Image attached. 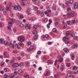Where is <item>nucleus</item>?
<instances>
[{
    "mask_svg": "<svg viewBox=\"0 0 78 78\" xmlns=\"http://www.w3.org/2000/svg\"><path fill=\"white\" fill-rule=\"evenodd\" d=\"M31 43L30 42V41H28L27 43V45L28 46L31 45Z\"/></svg>",
    "mask_w": 78,
    "mask_h": 78,
    "instance_id": "nucleus-31",
    "label": "nucleus"
},
{
    "mask_svg": "<svg viewBox=\"0 0 78 78\" xmlns=\"http://www.w3.org/2000/svg\"><path fill=\"white\" fill-rule=\"evenodd\" d=\"M18 44L20 46H22L23 45V43L22 42H20Z\"/></svg>",
    "mask_w": 78,
    "mask_h": 78,
    "instance_id": "nucleus-32",
    "label": "nucleus"
},
{
    "mask_svg": "<svg viewBox=\"0 0 78 78\" xmlns=\"http://www.w3.org/2000/svg\"><path fill=\"white\" fill-rule=\"evenodd\" d=\"M0 42L2 44H4L5 43V40L3 38L0 39Z\"/></svg>",
    "mask_w": 78,
    "mask_h": 78,
    "instance_id": "nucleus-8",
    "label": "nucleus"
},
{
    "mask_svg": "<svg viewBox=\"0 0 78 78\" xmlns=\"http://www.w3.org/2000/svg\"><path fill=\"white\" fill-rule=\"evenodd\" d=\"M20 27H23V24L22 23L20 24Z\"/></svg>",
    "mask_w": 78,
    "mask_h": 78,
    "instance_id": "nucleus-62",
    "label": "nucleus"
},
{
    "mask_svg": "<svg viewBox=\"0 0 78 78\" xmlns=\"http://www.w3.org/2000/svg\"><path fill=\"white\" fill-rule=\"evenodd\" d=\"M33 28H35L36 29V30L37 29V26L36 25H35L33 26Z\"/></svg>",
    "mask_w": 78,
    "mask_h": 78,
    "instance_id": "nucleus-41",
    "label": "nucleus"
},
{
    "mask_svg": "<svg viewBox=\"0 0 78 78\" xmlns=\"http://www.w3.org/2000/svg\"><path fill=\"white\" fill-rule=\"evenodd\" d=\"M1 66H3L5 64V62H2L0 63Z\"/></svg>",
    "mask_w": 78,
    "mask_h": 78,
    "instance_id": "nucleus-39",
    "label": "nucleus"
},
{
    "mask_svg": "<svg viewBox=\"0 0 78 78\" xmlns=\"http://www.w3.org/2000/svg\"><path fill=\"white\" fill-rule=\"evenodd\" d=\"M37 32L36 30H33V34H37Z\"/></svg>",
    "mask_w": 78,
    "mask_h": 78,
    "instance_id": "nucleus-37",
    "label": "nucleus"
},
{
    "mask_svg": "<svg viewBox=\"0 0 78 78\" xmlns=\"http://www.w3.org/2000/svg\"><path fill=\"white\" fill-rule=\"evenodd\" d=\"M58 61L60 62H63V59L62 58H61L58 60Z\"/></svg>",
    "mask_w": 78,
    "mask_h": 78,
    "instance_id": "nucleus-22",
    "label": "nucleus"
},
{
    "mask_svg": "<svg viewBox=\"0 0 78 78\" xmlns=\"http://www.w3.org/2000/svg\"><path fill=\"white\" fill-rule=\"evenodd\" d=\"M46 9H47V10H48V9H50V8L49 7V6H47L46 7Z\"/></svg>",
    "mask_w": 78,
    "mask_h": 78,
    "instance_id": "nucleus-58",
    "label": "nucleus"
},
{
    "mask_svg": "<svg viewBox=\"0 0 78 78\" xmlns=\"http://www.w3.org/2000/svg\"><path fill=\"white\" fill-rule=\"evenodd\" d=\"M13 8L15 10H17V6H15L13 7Z\"/></svg>",
    "mask_w": 78,
    "mask_h": 78,
    "instance_id": "nucleus-29",
    "label": "nucleus"
},
{
    "mask_svg": "<svg viewBox=\"0 0 78 78\" xmlns=\"http://www.w3.org/2000/svg\"><path fill=\"white\" fill-rule=\"evenodd\" d=\"M25 27L26 29H28V28L29 30H30L31 28H30V26L29 24H26L25 25Z\"/></svg>",
    "mask_w": 78,
    "mask_h": 78,
    "instance_id": "nucleus-4",
    "label": "nucleus"
},
{
    "mask_svg": "<svg viewBox=\"0 0 78 78\" xmlns=\"http://www.w3.org/2000/svg\"><path fill=\"white\" fill-rule=\"evenodd\" d=\"M57 75L58 76H60L61 75V72H58L57 73Z\"/></svg>",
    "mask_w": 78,
    "mask_h": 78,
    "instance_id": "nucleus-38",
    "label": "nucleus"
},
{
    "mask_svg": "<svg viewBox=\"0 0 78 78\" xmlns=\"http://www.w3.org/2000/svg\"><path fill=\"white\" fill-rule=\"evenodd\" d=\"M53 20H54V21H56V20H57V19H56V17H54L53 18Z\"/></svg>",
    "mask_w": 78,
    "mask_h": 78,
    "instance_id": "nucleus-54",
    "label": "nucleus"
},
{
    "mask_svg": "<svg viewBox=\"0 0 78 78\" xmlns=\"http://www.w3.org/2000/svg\"><path fill=\"white\" fill-rule=\"evenodd\" d=\"M67 11L69 12L71 11V9L70 8H67Z\"/></svg>",
    "mask_w": 78,
    "mask_h": 78,
    "instance_id": "nucleus-33",
    "label": "nucleus"
},
{
    "mask_svg": "<svg viewBox=\"0 0 78 78\" xmlns=\"http://www.w3.org/2000/svg\"><path fill=\"white\" fill-rule=\"evenodd\" d=\"M12 66L13 67L16 68L19 66V65L17 63H14L12 65Z\"/></svg>",
    "mask_w": 78,
    "mask_h": 78,
    "instance_id": "nucleus-6",
    "label": "nucleus"
},
{
    "mask_svg": "<svg viewBox=\"0 0 78 78\" xmlns=\"http://www.w3.org/2000/svg\"><path fill=\"white\" fill-rule=\"evenodd\" d=\"M18 73L20 75H22L23 74V71L22 69H20L18 71Z\"/></svg>",
    "mask_w": 78,
    "mask_h": 78,
    "instance_id": "nucleus-3",
    "label": "nucleus"
},
{
    "mask_svg": "<svg viewBox=\"0 0 78 78\" xmlns=\"http://www.w3.org/2000/svg\"><path fill=\"white\" fill-rule=\"evenodd\" d=\"M34 46H31L29 48V49H27V51H29V50H30V51H31V50H33V49L34 48Z\"/></svg>",
    "mask_w": 78,
    "mask_h": 78,
    "instance_id": "nucleus-5",
    "label": "nucleus"
},
{
    "mask_svg": "<svg viewBox=\"0 0 78 78\" xmlns=\"http://www.w3.org/2000/svg\"><path fill=\"white\" fill-rule=\"evenodd\" d=\"M71 36H72L73 37H75V34L73 33H71Z\"/></svg>",
    "mask_w": 78,
    "mask_h": 78,
    "instance_id": "nucleus-40",
    "label": "nucleus"
},
{
    "mask_svg": "<svg viewBox=\"0 0 78 78\" xmlns=\"http://www.w3.org/2000/svg\"><path fill=\"white\" fill-rule=\"evenodd\" d=\"M67 16L68 17H70L71 16V14H70V13L69 12H68L67 13Z\"/></svg>",
    "mask_w": 78,
    "mask_h": 78,
    "instance_id": "nucleus-25",
    "label": "nucleus"
},
{
    "mask_svg": "<svg viewBox=\"0 0 78 78\" xmlns=\"http://www.w3.org/2000/svg\"><path fill=\"white\" fill-rule=\"evenodd\" d=\"M66 6H68L69 5V3L68 2H66Z\"/></svg>",
    "mask_w": 78,
    "mask_h": 78,
    "instance_id": "nucleus-51",
    "label": "nucleus"
},
{
    "mask_svg": "<svg viewBox=\"0 0 78 78\" xmlns=\"http://www.w3.org/2000/svg\"><path fill=\"white\" fill-rule=\"evenodd\" d=\"M52 10H56V5H55L52 7Z\"/></svg>",
    "mask_w": 78,
    "mask_h": 78,
    "instance_id": "nucleus-16",
    "label": "nucleus"
},
{
    "mask_svg": "<svg viewBox=\"0 0 78 78\" xmlns=\"http://www.w3.org/2000/svg\"><path fill=\"white\" fill-rule=\"evenodd\" d=\"M19 19H23V15H21L20 16H18Z\"/></svg>",
    "mask_w": 78,
    "mask_h": 78,
    "instance_id": "nucleus-27",
    "label": "nucleus"
},
{
    "mask_svg": "<svg viewBox=\"0 0 78 78\" xmlns=\"http://www.w3.org/2000/svg\"><path fill=\"white\" fill-rule=\"evenodd\" d=\"M23 64L22 62H21L20 63V64H19V66H23Z\"/></svg>",
    "mask_w": 78,
    "mask_h": 78,
    "instance_id": "nucleus-44",
    "label": "nucleus"
},
{
    "mask_svg": "<svg viewBox=\"0 0 78 78\" xmlns=\"http://www.w3.org/2000/svg\"><path fill=\"white\" fill-rule=\"evenodd\" d=\"M58 12L56 11L55 12V16H58Z\"/></svg>",
    "mask_w": 78,
    "mask_h": 78,
    "instance_id": "nucleus-55",
    "label": "nucleus"
},
{
    "mask_svg": "<svg viewBox=\"0 0 78 78\" xmlns=\"http://www.w3.org/2000/svg\"><path fill=\"white\" fill-rule=\"evenodd\" d=\"M15 46L18 49H20V48L18 46V44H16L15 45Z\"/></svg>",
    "mask_w": 78,
    "mask_h": 78,
    "instance_id": "nucleus-34",
    "label": "nucleus"
},
{
    "mask_svg": "<svg viewBox=\"0 0 78 78\" xmlns=\"http://www.w3.org/2000/svg\"><path fill=\"white\" fill-rule=\"evenodd\" d=\"M47 63H49L51 64H52L53 63V62H51V61L50 60H48L47 61Z\"/></svg>",
    "mask_w": 78,
    "mask_h": 78,
    "instance_id": "nucleus-23",
    "label": "nucleus"
},
{
    "mask_svg": "<svg viewBox=\"0 0 78 78\" xmlns=\"http://www.w3.org/2000/svg\"><path fill=\"white\" fill-rule=\"evenodd\" d=\"M59 24V22H58V21H57L55 23V25L56 26H57V25H58V24Z\"/></svg>",
    "mask_w": 78,
    "mask_h": 78,
    "instance_id": "nucleus-57",
    "label": "nucleus"
},
{
    "mask_svg": "<svg viewBox=\"0 0 78 78\" xmlns=\"http://www.w3.org/2000/svg\"><path fill=\"white\" fill-rule=\"evenodd\" d=\"M52 31L53 32H55L56 31V29L54 28L52 29Z\"/></svg>",
    "mask_w": 78,
    "mask_h": 78,
    "instance_id": "nucleus-43",
    "label": "nucleus"
},
{
    "mask_svg": "<svg viewBox=\"0 0 78 78\" xmlns=\"http://www.w3.org/2000/svg\"><path fill=\"white\" fill-rule=\"evenodd\" d=\"M74 39L75 40V39H76V40H78V36H77L76 37H74Z\"/></svg>",
    "mask_w": 78,
    "mask_h": 78,
    "instance_id": "nucleus-60",
    "label": "nucleus"
},
{
    "mask_svg": "<svg viewBox=\"0 0 78 78\" xmlns=\"http://www.w3.org/2000/svg\"><path fill=\"white\" fill-rule=\"evenodd\" d=\"M72 73H68L67 74V76L69 77H70V76H72Z\"/></svg>",
    "mask_w": 78,
    "mask_h": 78,
    "instance_id": "nucleus-12",
    "label": "nucleus"
},
{
    "mask_svg": "<svg viewBox=\"0 0 78 78\" xmlns=\"http://www.w3.org/2000/svg\"><path fill=\"white\" fill-rule=\"evenodd\" d=\"M9 6L10 7H13V4L12 3H11V2H9Z\"/></svg>",
    "mask_w": 78,
    "mask_h": 78,
    "instance_id": "nucleus-24",
    "label": "nucleus"
},
{
    "mask_svg": "<svg viewBox=\"0 0 78 78\" xmlns=\"http://www.w3.org/2000/svg\"><path fill=\"white\" fill-rule=\"evenodd\" d=\"M49 36V35L48 34H46L45 35H43L42 36L43 37H44H44H45V38H47Z\"/></svg>",
    "mask_w": 78,
    "mask_h": 78,
    "instance_id": "nucleus-13",
    "label": "nucleus"
},
{
    "mask_svg": "<svg viewBox=\"0 0 78 78\" xmlns=\"http://www.w3.org/2000/svg\"><path fill=\"white\" fill-rule=\"evenodd\" d=\"M20 55L21 56H24L25 54L23 53H22L20 54Z\"/></svg>",
    "mask_w": 78,
    "mask_h": 78,
    "instance_id": "nucleus-61",
    "label": "nucleus"
},
{
    "mask_svg": "<svg viewBox=\"0 0 78 78\" xmlns=\"http://www.w3.org/2000/svg\"><path fill=\"white\" fill-rule=\"evenodd\" d=\"M44 21L45 22H47L48 21V19L47 18H45L44 20Z\"/></svg>",
    "mask_w": 78,
    "mask_h": 78,
    "instance_id": "nucleus-42",
    "label": "nucleus"
},
{
    "mask_svg": "<svg viewBox=\"0 0 78 78\" xmlns=\"http://www.w3.org/2000/svg\"><path fill=\"white\" fill-rule=\"evenodd\" d=\"M3 14L5 16H6V14H7V12H6V11L4 12H3Z\"/></svg>",
    "mask_w": 78,
    "mask_h": 78,
    "instance_id": "nucleus-59",
    "label": "nucleus"
},
{
    "mask_svg": "<svg viewBox=\"0 0 78 78\" xmlns=\"http://www.w3.org/2000/svg\"><path fill=\"white\" fill-rule=\"evenodd\" d=\"M67 27V24H65L64 25V27L65 28H66Z\"/></svg>",
    "mask_w": 78,
    "mask_h": 78,
    "instance_id": "nucleus-56",
    "label": "nucleus"
},
{
    "mask_svg": "<svg viewBox=\"0 0 78 78\" xmlns=\"http://www.w3.org/2000/svg\"><path fill=\"white\" fill-rule=\"evenodd\" d=\"M12 21L10 23H8V25L9 27H11L12 26V24H13L15 22V20L13 18L11 19Z\"/></svg>",
    "mask_w": 78,
    "mask_h": 78,
    "instance_id": "nucleus-1",
    "label": "nucleus"
},
{
    "mask_svg": "<svg viewBox=\"0 0 78 78\" xmlns=\"http://www.w3.org/2000/svg\"><path fill=\"white\" fill-rule=\"evenodd\" d=\"M71 59L72 60H74V59L75 58V56L73 55L71 56Z\"/></svg>",
    "mask_w": 78,
    "mask_h": 78,
    "instance_id": "nucleus-49",
    "label": "nucleus"
},
{
    "mask_svg": "<svg viewBox=\"0 0 78 78\" xmlns=\"http://www.w3.org/2000/svg\"><path fill=\"white\" fill-rule=\"evenodd\" d=\"M0 9L1 10H2V11H3L4 9L3 7L2 6L0 7Z\"/></svg>",
    "mask_w": 78,
    "mask_h": 78,
    "instance_id": "nucleus-63",
    "label": "nucleus"
},
{
    "mask_svg": "<svg viewBox=\"0 0 78 78\" xmlns=\"http://www.w3.org/2000/svg\"><path fill=\"white\" fill-rule=\"evenodd\" d=\"M22 3H21V5L23 7L25 6V0H22Z\"/></svg>",
    "mask_w": 78,
    "mask_h": 78,
    "instance_id": "nucleus-7",
    "label": "nucleus"
},
{
    "mask_svg": "<svg viewBox=\"0 0 78 78\" xmlns=\"http://www.w3.org/2000/svg\"><path fill=\"white\" fill-rule=\"evenodd\" d=\"M14 59H12L10 60V63H14Z\"/></svg>",
    "mask_w": 78,
    "mask_h": 78,
    "instance_id": "nucleus-35",
    "label": "nucleus"
},
{
    "mask_svg": "<svg viewBox=\"0 0 78 78\" xmlns=\"http://www.w3.org/2000/svg\"><path fill=\"white\" fill-rule=\"evenodd\" d=\"M8 42L7 41H5L4 42V44L5 45V46H8Z\"/></svg>",
    "mask_w": 78,
    "mask_h": 78,
    "instance_id": "nucleus-21",
    "label": "nucleus"
},
{
    "mask_svg": "<svg viewBox=\"0 0 78 78\" xmlns=\"http://www.w3.org/2000/svg\"><path fill=\"white\" fill-rule=\"evenodd\" d=\"M63 51L65 52V53H69V49H68L66 48H64L63 49Z\"/></svg>",
    "mask_w": 78,
    "mask_h": 78,
    "instance_id": "nucleus-10",
    "label": "nucleus"
},
{
    "mask_svg": "<svg viewBox=\"0 0 78 78\" xmlns=\"http://www.w3.org/2000/svg\"><path fill=\"white\" fill-rule=\"evenodd\" d=\"M69 40H66V41L65 42V43L66 44H69Z\"/></svg>",
    "mask_w": 78,
    "mask_h": 78,
    "instance_id": "nucleus-45",
    "label": "nucleus"
},
{
    "mask_svg": "<svg viewBox=\"0 0 78 78\" xmlns=\"http://www.w3.org/2000/svg\"><path fill=\"white\" fill-rule=\"evenodd\" d=\"M26 13H29L31 11V9H28L26 10Z\"/></svg>",
    "mask_w": 78,
    "mask_h": 78,
    "instance_id": "nucleus-17",
    "label": "nucleus"
},
{
    "mask_svg": "<svg viewBox=\"0 0 78 78\" xmlns=\"http://www.w3.org/2000/svg\"><path fill=\"white\" fill-rule=\"evenodd\" d=\"M10 9V8L9 7H6L5 8V9L7 11H9V9Z\"/></svg>",
    "mask_w": 78,
    "mask_h": 78,
    "instance_id": "nucleus-46",
    "label": "nucleus"
},
{
    "mask_svg": "<svg viewBox=\"0 0 78 78\" xmlns=\"http://www.w3.org/2000/svg\"><path fill=\"white\" fill-rule=\"evenodd\" d=\"M34 9L35 11H37V9H38V8H37V7H34Z\"/></svg>",
    "mask_w": 78,
    "mask_h": 78,
    "instance_id": "nucleus-48",
    "label": "nucleus"
},
{
    "mask_svg": "<svg viewBox=\"0 0 78 78\" xmlns=\"http://www.w3.org/2000/svg\"><path fill=\"white\" fill-rule=\"evenodd\" d=\"M41 17H44V12H42L41 14Z\"/></svg>",
    "mask_w": 78,
    "mask_h": 78,
    "instance_id": "nucleus-47",
    "label": "nucleus"
},
{
    "mask_svg": "<svg viewBox=\"0 0 78 78\" xmlns=\"http://www.w3.org/2000/svg\"><path fill=\"white\" fill-rule=\"evenodd\" d=\"M66 66H67V67H70V63H67L66 65Z\"/></svg>",
    "mask_w": 78,
    "mask_h": 78,
    "instance_id": "nucleus-53",
    "label": "nucleus"
},
{
    "mask_svg": "<svg viewBox=\"0 0 78 78\" xmlns=\"http://www.w3.org/2000/svg\"><path fill=\"white\" fill-rule=\"evenodd\" d=\"M50 73L48 71L46 74H45L44 75V76H48V75H50Z\"/></svg>",
    "mask_w": 78,
    "mask_h": 78,
    "instance_id": "nucleus-19",
    "label": "nucleus"
},
{
    "mask_svg": "<svg viewBox=\"0 0 78 78\" xmlns=\"http://www.w3.org/2000/svg\"><path fill=\"white\" fill-rule=\"evenodd\" d=\"M25 78H29V75H27L25 77Z\"/></svg>",
    "mask_w": 78,
    "mask_h": 78,
    "instance_id": "nucleus-64",
    "label": "nucleus"
},
{
    "mask_svg": "<svg viewBox=\"0 0 78 78\" xmlns=\"http://www.w3.org/2000/svg\"><path fill=\"white\" fill-rule=\"evenodd\" d=\"M21 9V7L20 6H17V9H18V10H20Z\"/></svg>",
    "mask_w": 78,
    "mask_h": 78,
    "instance_id": "nucleus-28",
    "label": "nucleus"
},
{
    "mask_svg": "<svg viewBox=\"0 0 78 78\" xmlns=\"http://www.w3.org/2000/svg\"><path fill=\"white\" fill-rule=\"evenodd\" d=\"M77 22V20L75 19L73 21V22H72V23H76Z\"/></svg>",
    "mask_w": 78,
    "mask_h": 78,
    "instance_id": "nucleus-20",
    "label": "nucleus"
},
{
    "mask_svg": "<svg viewBox=\"0 0 78 78\" xmlns=\"http://www.w3.org/2000/svg\"><path fill=\"white\" fill-rule=\"evenodd\" d=\"M9 77L10 78H14V74H13V73H11L10 74Z\"/></svg>",
    "mask_w": 78,
    "mask_h": 78,
    "instance_id": "nucleus-15",
    "label": "nucleus"
},
{
    "mask_svg": "<svg viewBox=\"0 0 78 78\" xmlns=\"http://www.w3.org/2000/svg\"><path fill=\"white\" fill-rule=\"evenodd\" d=\"M4 77H5V78H9V76L7 75H6V74H5V75Z\"/></svg>",
    "mask_w": 78,
    "mask_h": 78,
    "instance_id": "nucleus-36",
    "label": "nucleus"
},
{
    "mask_svg": "<svg viewBox=\"0 0 78 78\" xmlns=\"http://www.w3.org/2000/svg\"><path fill=\"white\" fill-rule=\"evenodd\" d=\"M37 14H40L41 13V11L39 10H38L37 11Z\"/></svg>",
    "mask_w": 78,
    "mask_h": 78,
    "instance_id": "nucleus-52",
    "label": "nucleus"
},
{
    "mask_svg": "<svg viewBox=\"0 0 78 78\" xmlns=\"http://www.w3.org/2000/svg\"><path fill=\"white\" fill-rule=\"evenodd\" d=\"M18 40L20 42H23L25 40V38L23 37L20 36L18 37Z\"/></svg>",
    "mask_w": 78,
    "mask_h": 78,
    "instance_id": "nucleus-2",
    "label": "nucleus"
},
{
    "mask_svg": "<svg viewBox=\"0 0 78 78\" xmlns=\"http://www.w3.org/2000/svg\"><path fill=\"white\" fill-rule=\"evenodd\" d=\"M73 14H74V11H72L71 12V16L72 17H73L74 15H73Z\"/></svg>",
    "mask_w": 78,
    "mask_h": 78,
    "instance_id": "nucleus-26",
    "label": "nucleus"
},
{
    "mask_svg": "<svg viewBox=\"0 0 78 78\" xmlns=\"http://www.w3.org/2000/svg\"><path fill=\"white\" fill-rule=\"evenodd\" d=\"M38 37V35H35L34 37V40H37V39Z\"/></svg>",
    "mask_w": 78,
    "mask_h": 78,
    "instance_id": "nucleus-14",
    "label": "nucleus"
},
{
    "mask_svg": "<svg viewBox=\"0 0 78 78\" xmlns=\"http://www.w3.org/2000/svg\"><path fill=\"white\" fill-rule=\"evenodd\" d=\"M73 0H70L69 3L70 4H73Z\"/></svg>",
    "mask_w": 78,
    "mask_h": 78,
    "instance_id": "nucleus-30",
    "label": "nucleus"
},
{
    "mask_svg": "<svg viewBox=\"0 0 78 78\" xmlns=\"http://www.w3.org/2000/svg\"><path fill=\"white\" fill-rule=\"evenodd\" d=\"M70 31H67L66 33V35L68 36L70 35Z\"/></svg>",
    "mask_w": 78,
    "mask_h": 78,
    "instance_id": "nucleus-11",
    "label": "nucleus"
},
{
    "mask_svg": "<svg viewBox=\"0 0 78 78\" xmlns=\"http://www.w3.org/2000/svg\"><path fill=\"white\" fill-rule=\"evenodd\" d=\"M73 70H77V67L75 66H73Z\"/></svg>",
    "mask_w": 78,
    "mask_h": 78,
    "instance_id": "nucleus-18",
    "label": "nucleus"
},
{
    "mask_svg": "<svg viewBox=\"0 0 78 78\" xmlns=\"http://www.w3.org/2000/svg\"><path fill=\"white\" fill-rule=\"evenodd\" d=\"M78 2H76V3H74V8L75 9H76L77 8L78 9Z\"/></svg>",
    "mask_w": 78,
    "mask_h": 78,
    "instance_id": "nucleus-9",
    "label": "nucleus"
},
{
    "mask_svg": "<svg viewBox=\"0 0 78 78\" xmlns=\"http://www.w3.org/2000/svg\"><path fill=\"white\" fill-rule=\"evenodd\" d=\"M60 70L61 71H63V70H64V67L62 66H61L60 68Z\"/></svg>",
    "mask_w": 78,
    "mask_h": 78,
    "instance_id": "nucleus-50",
    "label": "nucleus"
}]
</instances>
